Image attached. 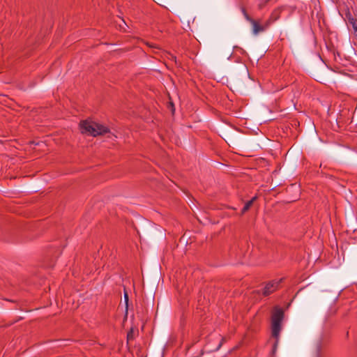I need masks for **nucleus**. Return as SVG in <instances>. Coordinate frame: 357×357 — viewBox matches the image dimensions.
<instances>
[{
	"label": "nucleus",
	"mask_w": 357,
	"mask_h": 357,
	"mask_svg": "<svg viewBox=\"0 0 357 357\" xmlns=\"http://www.w3.org/2000/svg\"><path fill=\"white\" fill-rule=\"evenodd\" d=\"M289 152H290V150H288V151H287V153H285V155H288V153H289Z\"/></svg>",
	"instance_id": "obj_12"
},
{
	"label": "nucleus",
	"mask_w": 357,
	"mask_h": 357,
	"mask_svg": "<svg viewBox=\"0 0 357 357\" xmlns=\"http://www.w3.org/2000/svg\"><path fill=\"white\" fill-rule=\"evenodd\" d=\"M79 128L82 134H86L93 137L108 134L107 137L109 139L114 140L116 138V136L110 132L108 127L90 120L81 121L79 123Z\"/></svg>",
	"instance_id": "obj_1"
},
{
	"label": "nucleus",
	"mask_w": 357,
	"mask_h": 357,
	"mask_svg": "<svg viewBox=\"0 0 357 357\" xmlns=\"http://www.w3.org/2000/svg\"><path fill=\"white\" fill-rule=\"evenodd\" d=\"M284 318V311L280 307H276L271 317L272 335L276 339L273 345V352L275 353L278 344L280 333L282 328V321Z\"/></svg>",
	"instance_id": "obj_2"
},
{
	"label": "nucleus",
	"mask_w": 357,
	"mask_h": 357,
	"mask_svg": "<svg viewBox=\"0 0 357 357\" xmlns=\"http://www.w3.org/2000/svg\"><path fill=\"white\" fill-rule=\"evenodd\" d=\"M289 152H290V150H288V151H287V153H285V155H288V153H289Z\"/></svg>",
	"instance_id": "obj_13"
},
{
	"label": "nucleus",
	"mask_w": 357,
	"mask_h": 357,
	"mask_svg": "<svg viewBox=\"0 0 357 357\" xmlns=\"http://www.w3.org/2000/svg\"><path fill=\"white\" fill-rule=\"evenodd\" d=\"M257 199V197H254L250 199V201L247 202L244 205L243 208H242L241 213H244L246 211H248L251 206L252 205L254 201Z\"/></svg>",
	"instance_id": "obj_5"
},
{
	"label": "nucleus",
	"mask_w": 357,
	"mask_h": 357,
	"mask_svg": "<svg viewBox=\"0 0 357 357\" xmlns=\"http://www.w3.org/2000/svg\"><path fill=\"white\" fill-rule=\"evenodd\" d=\"M282 280V279L273 280L266 283L263 289V295L264 296H267L275 292L279 288L280 284L281 283Z\"/></svg>",
	"instance_id": "obj_4"
},
{
	"label": "nucleus",
	"mask_w": 357,
	"mask_h": 357,
	"mask_svg": "<svg viewBox=\"0 0 357 357\" xmlns=\"http://www.w3.org/2000/svg\"><path fill=\"white\" fill-rule=\"evenodd\" d=\"M224 341H225V338L220 337V342L219 343L218 346L217 347L216 350H218L222 347Z\"/></svg>",
	"instance_id": "obj_7"
},
{
	"label": "nucleus",
	"mask_w": 357,
	"mask_h": 357,
	"mask_svg": "<svg viewBox=\"0 0 357 357\" xmlns=\"http://www.w3.org/2000/svg\"><path fill=\"white\" fill-rule=\"evenodd\" d=\"M289 152H290V150H288V151H287V153H285V155H288V153H289Z\"/></svg>",
	"instance_id": "obj_10"
},
{
	"label": "nucleus",
	"mask_w": 357,
	"mask_h": 357,
	"mask_svg": "<svg viewBox=\"0 0 357 357\" xmlns=\"http://www.w3.org/2000/svg\"><path fill=\"white\" fill-rule=\"evenodd\" d=\"M353 24V27L355 30V32H357V26L356 25L355 22H351Z\"/></svg>",
	"instance_id": "obj_8"
},
{
	"label": "nucleus",
	"mask_w": 357,
	"mask_h": 357,
	"mask_svg": "<svg viewBox=\"0 0 357 357\" xmlns=\"http://www.w3.org/2000/svg\"><path fill=\"white\" fill-rule=\"evenodd\" d=\"M132 336V332L128 333V339H129Z\"/></svg>",
	"instance_id": "obj_9"
},
{
	"label": "nucleus",
	"mask_w": 357,
	"mask_h": 357,
	"mask_svg": "<svg viewBox=\"0 0 357 357\" xmlns=\"http://www.w3.org/2000/svg\"><path fill=\"white\" fill-rule=\"evenodd\" d=\"M241 11L245 20L249 22L252 26V33L255 36L259 33L264 31L269 26V22H266L264 24H260L259 21L251 18L244 8H241Z\"/></svg>",
	"instance_id": "obj_3"
},
{
	"label": "nucleus",
	"mask_w": 357,
	"mask_h": 357,
	"mask_svg": "<svg viewBox=\"0 0 357 357\" xmlns=\"http://www.w3.org/2000/svg\"><path fill=\"white\" fill-rule=\"evenodd\" d=\"M289 152H290V150H288V151H287V153H285V155H288V153H289Z\"/></svg>",
	"instance_id": "obj_11"
},
{
	"label": "nucleus",
	"mask_w": 357,
	"mask_h": 357,
	"mask_svg": "<svg viewBox=\"0 0 357 357\" xmlns=\"http://www.w3.org/2000/svg\"><path fill=\"white\" fill-rule=\"evenodd\" d=\"M123 298H124V301L126 303V306H128V294L126 291H124V295H123Z\"/></svg>",
	"instance_id": "obj_6"
}]
</instances>
